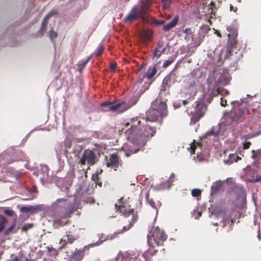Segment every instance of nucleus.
I'll list each match as a JSON object with an SVG mask.
<instances>
[{"instance_id":"nucleus-1","label":"nucleus","mask_w":261,"mask_h":261,"mask_svg":"<svg viewBox=\"0 0 261 261\" xmlns=\"http://www.w3.org/2000/svg\"><path fill=\"white\" fill-rule=\"evenodd\" d=\"M164 117L151 107L146 118L136 117L128 119L123 128L127 139L134 145H144L148 138L153 137L156 132V127L150 123Z\"/></svg>"},{"instance_id":"nucleus-2","label":"nucleus","mask_w":261,"mask_h":261,"mask_svg":"<svg viewBox=\"0 0 261 261\" xmlns=\"http://www.w3.org/2000/svg\"><path fill=\"white\" fill-rule=\"evenodd\" d=\"M54 205L56 209L54 221L61 226L66 224V222L61 219L70 217L71 215L77 208L75 204L69 199L59 198L56 200Z\"/></svg>"},{"instance_id":"nucleus-3","label":"nucleus","mask_w":261,"mask_h":261,"mask_svg":"<svg viewBox=\"0 0 261 261\" xmlns=\"http://www.w3.org/2000/svg\"><path fill=\"white\" fill-rule=\"evenodd\" d=\"M115 206L117 207L118 211L124 216V219L122 221L125 225L123 226L122 230L121 232H123L128 230L133 226L135 223L138 219L137 212L130 208L129 206H127V204L124 202H122L119 206L115 204Z\"/></svg>"},{"instance_id":"nucleus-4","label":"nucleus","mask_w":261,"mask_h":261,"mask_svg":"<svg viewBox=\"0 0 261 261\" xmlns=\"http://www.w3.org/2000/svg\"><path fill=\"white\" fill-rule=\"evenodd\" d=\"M195 105L188 107L186 110L188 114L191 116V124H196L203 117L206 109V106L203 101H196Z\"/></svg>"},{"instance_id":"nucleus-5","label":"nucleus","mask_w":261,"mask_h":261,"mask_svg":"<svg viewBox=\"0 0 261 261\" xmlns=\"http://www.w3.org/2000/svg\"><path fill=\"white\" fill-rule=\"evenodd\" d=\"M167 236L158 226L152 227L147 235L148 243L150 246H153L152 241L159 246L162 245L167 239Z\"/></svg>"},{"instance_id":"nucleus-6","label":"nucleus","mask_w":261,"mask_h":261,"mask_svg":"<svg viewBox=\"0 0 261 261\" xmlns=\"http://www.w3.org/2000/svg\"><path fill=\"white\" fill-rule=\"evenodd\" d=\"M134 104H130L123 100H117L116 102H105L101 104L102 107H107L109 111L122 113L131 108Z\"/></svg>"},{"instance_id":"nucleus-7","label":"nucleus","mask_w":261,"mask_h":261,"mask_svg":"<svg viewBox=\"0 0 261 261\" xmlns=\"http://www.w3.org/2000/svg\"><path fill=\"white\" fill-rule=\"evenodd\" d=\"M167 99L163 97L161 92L157 98L151 103V107L158 112L161 116H166L167 115Z\"/></svg>"},{"instance_id":"nucleus-8","label":"nucleus","mask_w":261,"mask_h":261,"mask_svg":"<svg viewBox=\"0 0 261 261\" xmlns=\"http://www.w3.org/2000/svg\"><path fill=\"white\" fill-rule=\"evenodd\" d=\"M98 161L97 154L93 150L87 149L84 150L82 156L79 163L82 165H85L87 162L89 166H93Z\"/></svg>"},{"instance_id":"nucleus-9","label":"nucleus","mask_w":261,"mask_h":261,"mask_svg":"<svg viewBox=\"0 0 261 261\" xmlns=\"http://www.w3.org/2000/svg\"><path fill=\"white\" fill-rule=\"evenodd\" d=\"M64 238L66 239L63 238L60 241V244H61L60 247L61 250L65 248L68 243L72 244L74 241L79 239V236L76 233V229L73 227L65 232Z\"/></svg>"},{"instance_id":"nucleus-10","label":"nucleus","mask_w":261,"mask_h":261,"mask_svg":"<svg viewBox=\"0 0 261 261\" xmlns=\"http://www.w3.org/2000/svg\"><path fill=\"white\" fill-rule=\"evenodd\" d=\"M122 162L117 153H114L106 158V164L108 167L116 171L119 167L122 166Z\"/></svg>"},{"instance_id":"nucleus-11","label":"nucleus","mask_w":261,"mask_h":261,"mask_svg":"<svg viewBox=\"0 0 261 261\" xmlns=\"http://www.w3.org/2000/svg\"><path fill=\"white\" fill-rule=\"evenodd\" d=\"M175 73L170 72L166 76L163 80L161 91L166 92L168 91L171 86L174 83V80L175 77Z\"/></svg>"},{"instance_id":"nucleus-12","label":"nucleus","mask_w":261,"mask_h":261,"mask_svg":"<svg viewBox=\"0 0 261 261\" xmlns=\"http://www.w3.org/2000/svg\"><path fill=\"white\" fill-rule=\"evenodd\" d=\"M138 18H140L138 12V7L137 6H134L132 7L127 15L124 18L123 21L124 22H132Z\"/></svg>"},{"instance_id":"nucleus-13","label":"nucleus","mask_w":261,"mask_h":261,"mask_svg":"<svg viewBox=\"0 0 261 261\" xmlns=\"http://www.w3.org/2000/svg\"><path fill=\"white\" fill-rule=\"evenodd\" d=\"M86 247L77 249L76 248L74 252H72L68 258V261H81L84 255Z\"/></svg>"},{"instance_id":"nucleus-14","label":"nucleus","mask_w":261,"mask_h":261,"mask_svg":"<svg viewBox=\"0 0 261 261\" xmlns=\"http://www.w3.org/2000/svg\"><path fill=\"white\" fill-rule=\"evenodd\" d=\"M244 114V110L242 108H238L231 111L230 113V116L233 121H242Z\"/></svg>"},{"instance_id":"nucleus-15","label":"nucleus","mask_w":261,"mask_h":261,"mask_svg":"<svg viewBox=\"0 0 261 261\" xmlns=\"http://www.w3.org/2000/svg\"><path fill=\"white\" fill-rule=\"evenodd\" d=\"M58 12L56 10H52L46 15L43 20L42 21L41 26L40 29V33L41 35H43L46 30V27L48 23V19L53 15H57Z\"/></svg>"},{"instance_id":"nucleus-16","label":"nucleus","mask_w":261,"mask_h":261,"mask_svg":"<svg viewBox=\"0 0 261 261\" xmlns=\"http://www.w3.org/2000/svg\"><path fill=\"white\" fill-rule=\"evenodd\" d=\"M150 6L151 4L148 2H146L141 5L140 9H138V12L141 19H145L146 13L149 11Z\"/></svg>"},{"instance_id":"nucleus-17","label":"nucleus","mask_w":261,"mask_h":261,"mask_svg":"<svg viewBox=\"0 0 261 261\" xmlns=\"http://www.w3.org/2000/svg\"><path fill=\"white\" fill-rule=\"evenodd\" d=\"M166 50V48L163 47V43H158V47L155 48L152 54V58L154 59L155 57L156 58H159L161 55Z\"/></svg>"},{"instance_id":"nucleus-18","label":"nucleus","mask_w":261,"mask_h":261,"mask_svg":"<svg viewBox=\"0 0 261 261\" xmlns=\"http://www.w3.org/2000/svg\"><path fill=\"white\" fill-rule=\"evenodd\" d=\"M175 175L174 173H172L168 179L164 181L161 186L162 189H169L175 178Z\"/></svg>"},{"instance_id":"nucleus-19","label":"nucleus","mask_w":261,"mask_h":261,"mask_svg":"<svg viewBox=\"0 0 261 261\" xmlns=\"http://www.w3.org/2000/svg\"><path fill=\"white\" fill-rule=\"evenodd\" d=\"M17 223V220L16 218H14L13 220L12 224L7 229L4 231L5 235H8L10 232H12L13 233H16L19 227L15 228V225Z\"/></svg>"},{"instance_id":"nucleus-20","label":"nucleus","mask_w":261,"mask_h":261,"mask_svg":"<svg viewBox=\"0 0 261 261\" xmlns=\"http://www.w3.org/2000/svg\"><path fill=\"white\" fill-rule=\"evenodd\" d=\"M178 21V17L176 16L174 17L171 21L165 25L163 27V30L167 32L169 31L172 28L176 26Z\"/></svg>"},{"instance_id":"nucleus-21","label":"nucleus","mask_w":261,"mask_h":261,"mask_svg":"<svg viewBox=\"0 0 261 261\" xmlns=\"http://www.w3.org/2000/svg\"><path fill=\"white\" fill-rule=\"evenodd\" d=\"M38 206L35 205H31L29 206H22L20 208V211L23 213H30L32 214L35 213L36 212L37 210L38 209Z\"/></svg>"},{"instance_id":"nucleus-22","label":"nucleus","mask_w":261,"mask_h":261,"mask_svg":"<svg viewBox=\"0 0 261 261\" xmlns=\"http://www.w3.org/2000/svg\"><path fill=\"white\" fill-rule=\"evenodd\" d=\"M157 69L155 66L153 67H150L147 70L145 74L146 76L149 80L152 79L153 76L156 73Z\"/></svg>"},{"instance_id":"nucleus-23","label":"nucleus","mask_w":261,"mask_h":261,"mask_svg":"<svg viewBox=\"0 0 261 261\" xmlns=\"http://www.w3.org/2000/svg\"><path fill=\"white\" fill-rule=\"evenodd\" d=\"M82 201L85 203L90 204L94 203L95 202V199L93 197L90 196H86L85 195L83 196Z\"/></svg>"},{"instance_id":"nucleus-24","label":"nucleus","mask_w":261,"mask_h":261,"mask_svg":"<svg viewBox=\"0 0 261 261\" xmlns=\"http://www.w3.org/2000/svg\"><path fill=\"white\" fill-rule=\"evenodd\" d=\"M91 57L88 58L86 60L81 62V63L78 64V69L80 72H82L83 69L85 67L86 65L90 60Z\"/></svg>"},{"instance_id":"nucleus-25","label":"nucleus","mask_w":261,"mask_h":261,"mask_svg":"<svg viewBox=\"0 0 261 261\" xmlns=\"http://www.w3.org/2000/svg\"><path fill=\"white\" fill-rule=\"evenodd\" d=\"M7 219L4 217H0V232L3 230L5 227V224L7 223Z\"/></svg>"},{"instance_id":"nucleus-26","label":"nucleus","mask_w":261,"mask_h":261,"mask_svg":"<svg viewBox=\"0 0 261 261\" xmlns=\"http://www.w3.org/2000/svg\"><path fill=\"white\" fill-rule=\"evenodd\" d=\"M123 150L124 151V154L126 157H129L132 154H134L138 151V149H130L129 150L124 149Z\"/></svg>"},{"instance_id":"nucleus-27","label":"nucleus","mask_w":261,"mask_h":261,"mask_svg":"<svg viewBox=\"0 0 261 261\" xmlns=\"http://www.w3.org/2000/svg\"><path fill=\"white\" fill-rule=\"evenodd\" d=\"M237 155L235 154H230L228 156V160L227 161V162L229 163V164H231L233 162H237V160L236 159Z\"/></svg>"},{"instance_id":"nucleus-28","label":"nucleus","mask_w":261,"mask_h":261,"mask_svg":"<svg viewBox=\"0 0 261 261\" xmlns=\"http://www.w3.org/2000/svg\"><path fill=\"white\" fill-rule=\"evenodd\" d=\"M191 194L193 197H198L201 195V191L198 189H194L192 190Z\"/></svg>"},{"instance_id":"nucleus-29","label":"nucleus","mask_w":261,"mask_h":261,"mask_svg":"<svg viewBox=\"0 0 261 261\" xmlns=\"http://www.w3.org/2000/svg\"><path fill=\"white\" fill-rule=\"evenodd\" d=\"M196 144H197L198 145H199V144L198 143H195V141H194V142L193 143V144L191 145L190 147L188 149L191 154L195 153V149L196 148Z\"/></svg>"},{"instance_id":"nucleus-30","label":"nucleus","mask_w":261,"mask_h":261,"mask_svg":"<svg viewBox=\"0 0 261 261\" xmlns=\"http://www.w3.org/2000/svg\"><path fill=\"white\" fill-rule=\"evenodd\" d=\"M174 58L170 57L168 60L164 62L163 67L164 68L167 67L174 61Z\"/></svg>"},{"instance_id":"nucleus-31","label":"nucleus","mask_w":261,"mask_h":261,"mask_svg":"<svg viewBox=\"0 0 261 261\" xmlns=\"http://www.w3.org/2000/svg\"><path fill=\"white\" fill-rule=\"evenodd\" d=\"M171 1V0H161L163 8L167 9L169 8L170 6Z\"/></svg>"},{"instance_id":"nucleus-32","label":"nucleus","mask_w":261,"mask_h":261,"mask_svg":"<svg viewBox=\"0 0 261 261\" xmlns=\"http://www.w3.org/2000/svg\"><path fill=\"white\" fill-rule=\"evenodd\" d=\"M49 37L50 39L53 41L54 38H56L58 37V33L53 30H50Z\"/></svg>"},{"instance_id":"nucleus-33","label":"nucleus","mask_w":261,"mask_h":261,"mask_svg":"<svg viewBox=\"0 0 261 261\" xmlns=\"http://www.w3.org/2000/svg\"><path fill=\"white\" fill-rule=\"evenodd\" d=\"M252 155H251V158L252 159H255L257 156L260 153V150H257L256 151L254 150H252Z\"/></svg>"},{"instance_id":"nucleus-34","label":"nucleus","mask_w":261,"mask_h":261,"mask_svg":"<svg viewBox=\"0 0 261 261\" xmlns=\"http://www.w3.org/2000/svg\"><path fill=\"white\" fill-rule=\"evenodd\" d=\"M47 251L48 252L50 253L52 255H57V250L54 248L52 246H48L47 247Z\"/></svg>"},{"instance_id":"nucleus-35","label":"nucleus","mask_w":261,"mask_h":261,"mask_svg":"<svg viewBox=\"0 0 261 261\" xmlns=\"http://www.w3.org/2000/svg\"><path fill=\"white\" fill-rule=\"evenodd\" d=\"M93 179L95 181L96 184H98L100 187L101 186L102 182H99V179L98 177V173H96L95 175H93Z\"/></svg>"},{"instance_id":"nucleus-36","label":"nucleus","mask_w":261,"mask_h":261,"mask_svg":"<svg viewBox=\"0 0 261 261\" xmlns=\"http://www.w3.org/2000/svg\"><path fill=\"white\" fill-rule=\"evenodd\" d=\"M33 227V225L31 224H27L21 227V230L24 232H26L28 230Z\"/></svg>"},{"instance_id":"nucleus-37","label":"nucleus","mask_w":261,"mask_h":261,"mask_svg":"<svg viewBox=\"0 0 261 261\" xmlns=\"http://www.w3.org/2000/svg\"><path fill=\"white\" fill-rule=\"evenodd\" d=\"M211 189L213 192H217L220 190V186L217 184L215 186H212Z\"/></svg>"},{"instance_id":"nucleus-38","label":"nucleus","mask_w":261,"mask_h":261,"mask_svg":"<svg viewBox=\"0 0 261 261\" xmlns=\"http://www.w3.org/2000/svg\"><path fill=\"white\" fill-rule=\"evenodd\" d=\"M251 145V143L250 142H246L243 143V149H247L249 148L250 145Z\"/></svg>"},{"instance_id":"nucleus-39","label":"nucleus","mask_w":261,"mask_h":261,"mask_svg":"<svg viewBox=\"0 0 261 261\" xmlns=\"http://www.w3.org/2000/svg\"><path fill=\"white\" fill-rule=\"evenodd\" d=\"M252 137V136L251 134H247L245 135H243L240 137V139L242 140H247L250 138H251Z\"/></svg>"},{"instance_id":"nucleus-40","label":"nucleus","mask_w":261,"mask_h":261,"mask_svg":"<svg viewBox=\"0 0 261 261\" xmlns=\"http://www.w3.org/2000/svg\"><path fill=\"white\" fill-rule=\"evenodd\" d=\"M193 215L195 217V219H198L201 216V212L196 211H194Z\"/></svg>"},{"instance_id":"nucleus-41","label":"nucleus","mask_w":261,"mask_h":261,"mask_svg":"<svg viewBox=\"0 0 261 261\" xmlns=\"http://www.w3.org/2000/svg\"><path fill=\"white\" fill-rule=\"evenodd\" d=\"M103 51V46H101L99 47V48L98 49V51L96 53V57L99 56L102 54Z\"/></svg>"},{"instance_id":"nucleus-42","label":"nucleus","mask_w":261,"mask_h":261,"mask_svg":"<svg viewBox=\"0 0 261 261\" xmlns=\"http://www.w3.org/2000/svg\"><path fill=\"white\" fill-rule=\"evenodd\" d=\"M165 23V21L164 20H158V19H155L154 21H153V24L154 25H161V24H163Z\"/></svg>"},{"instance_id":"nucleus-43","label":"nucleus","mask_w":261,"mask_h":261,"mask_svg":"<svg viewBox=\"0 0 261 261\" xmlns=\"http://www.w3.org/2000/svg\"><path fill=\"white\" fill-rule=\"evenodd\" d=\"M4 213L7 215L10 216H12L13 215V214H14V212L12 210H5Z\"/></svg>"},{"instance_id":"nucleus-44","label":"nucleus","mask_w":261,"mask_h":261,"mask_svg":"<svg viewBox=\"0 0 261 261\" xmlns=\"http://www.w3.org/2000/svg\"><path fill=\"white\" fill-rule=\"evenodd\" d=\"M196 84V81L194 79L192 80L188 83V86L189 87H194Z\"/></svg>"},{"instance_id":"nucleus-45","label":"nucleus","mask_w":261,"mask_h":261,"mask_svg":"<svg viewBox=\"0 0 261 261\" xmlns=\"http://www.w3.org/2000/svg\"><path fill=\"white\" fill-rule=\"evenodd\" d=\"M220 104L222 107H225L227 105V101L226 99H225L224 98H221V102Z\"/></svg>"},{"instance_id":"nucleus-46","label":"nucleus","mask_w":261,"mask_h":261,"mask_svg":"<svg viewBox=\"0 0 261 261\" xmlns=\"http://www.w3.org/2000/svg\"><path fill=\"white\" fill-rule=\"evenodd\" d=\"M116 66L117 65L116 63H111L110 64V68L113 71L115 70Z\"/></svg>"},{"instance_id":"nucleus-47","label":"nucleus","mask_w":261,"mask_h":261,"mask_svg":"<svg viewBox=\"0 0 261 261\" xmlns=\"http://www.w3.org/2000/svg\"><path fill=\"white\" fill-rule=\"evenodd\" d=\"M207 135H214L215 136H217L219 135L218 132H214V130H210V132L207 133Z\"/></svg>"},{"instance_id":"nucleus-48","label":"nucleus","mask_w":261,"mask_h":261,"mask_svg":"<svg viewBox=\"0 0 261 261\" xmlns=\"http://www.w3.org/2000/svg\"><path fill=\"white\" fill-rule=\"evenodd\" d=\"M184 33L187 35H191L192 34V30L190 28H186L184 31Z\"/></svg>"},{"instance_id":"nucleus-49","label":"nucleus","mask_w":261,"mask_h":261,"mask_svg":"<svg viewBox=\"0 0 261 261\" xmlns=\"http://www.w3.org/2000/svg\"><path fill=\"white\" fill-rule=\"evenodd\" d=\"M145 76H146L145 74H144L142 77L138 78V82L140 84L142 83Z\"/></svg>"},{"instance_id":"nucleus-50","label":"nucleus","mask_w":261,"mask_h":261,"mask_svg":"<svg viewBox=\"0 0 261 261\" xmlns=\"http://www.w3.org/2000/svg\"><path fill=\"white\" fill-rule=\"evenodd\" d=\"M220 93V89L219 88H217L215 91H214L213 93V95L215 96Z\"/></svg>"},{"instance_id":"nucleus-51","label":"nucleus","mask_w":261,"mask_h":261,"mask_svg":"<svg viewBox=\"0 0 261 261\" xmlns=\"http://www.w3.org/2000/svg\"><path fill=\"white\" fill-rule=\"evenodd\" d=\"M214 33L216 35H217L218 37H221V33L219 31H218L217 30H215Z\"/></svg>"},{"instance_id":"nucleus-52","label":"nucleus","mask_w":261,"mask_h":261,"mask_svg":"<svg viewBox=\"0 0 261 261\" xmlns=\"http://www.w3.org/2000/svg\"><path fill=\"white\" fill-rule=\"evenodd\" d=\"M248 181L251 183L257 182L255 178L249 179H248Z\"/></svg>"},{"instance_id":"nucleus-53","label":"nucleus","mask_w":261,"mask_h":261,"mask_svg":"<svg viewBox=\"0 0 261 261\" xmlns=\"http://www.w3.org/2000/svg\"><path fill=\"white\" fill-rule=\"evenodd\" d=\"M256 180V182H259V181H261V175L260 176H256V178H255Z\"/></svg>"},{"instance_id":"nucleus-54","label":"nucleus","mask_w":261,"mask_h":261,"mask_svg":"<svg viewBox=\"0 0 261 261\" xmlns=\"http://www.w3.org/2000/svg\"><path fill=\"white\" fill-rule=\"evenodd\" d=\"M188 103V101L187 100H182V104L184 106H186Z\"/></svg>"},{"instance_id":"nucleus-55","label":"nucleus","mask_w":261,"mask_h":261,"mask_svg":"<svg viewBox=\"0 0 261 261\" xmlns=\"http://www.w3.org/2000/svg\"><path fill=\"white\" fill-rule=\"evenodd\" d=\"M150 202V204H151V205L152 206V207H154V204H155V203L154 202H153L152 200H151Z\"/></svg>"},{"instance_id":"nucleus-56","label":"nucleus","mask_w":261,"mask_h":261,"mask_svg":"<svg viewBox=\"0 0 261 261\" xmlns=\"http://www.w3.org/2000/svg\"><path fill=\"white\" fill-rule=\"evenodd\" d=\"M250 166L248 165L245 169H244V170L246 171V172H247V170H248L249 169H250Z\"/></svg>"},{"instance_id":"nucleus-57","label":"nucleus","mask_w":261,"mask_h":261,"mask_svg":"<svg viewBox=\"0 0 261 261\" xmlns=\"http://www.w3.org/2000/svg\"><path fill=\"white\" fill-rule=\"evenodd\" d=\"M77 149L79 150V151H81L82 150V147L81 146H76Z\"/></svg>"},{"instance_id":"nucleus-58","label":"nucleus","mask_w":261,"mask_h":261,"mask_svg":"<svg viewBox=\"0 0 261 261\" xmlns=\"http://www.w3.org/2000/svg\"><path fill=\"white\" fill-rule=\"evenodd\" d=\"M18 260H19V259H18V257H17V256L15 257V258L13 260V261H18Z\"/></svg>"},{"instance_id":"nucleus-59","label":"nucleus","mask_w":261,"mask_h":261,"mask_svg":"<svg viewBox=\"0 0 261 261\" xmlns=\"http://www.w3.org/2000/svg\"><path fill=\"white\" fill-rule=\"evenodd\" d=\"M236 159L237 160V162H238L239 160H241V158L239 157L238 155H237Z\"/></svg>"},{"instance_id":"nucleus-60","label":"nucleus","mask_w":261,"mask_h":261,"mask_svg":"<svg viewBox=\"0 0 261 261\" xmlns=\"http://www.w3.org/2000/svg\"><path fill=\"white\" fill-rule=\"evenodd\" d=\"M215 4L213 2H211L210 3V5L211 6H214Z\"/></svg>"},{"instance_id":"nucleus-61","label":"nucleus","mask_w":261,"mask_h":261,"mask_svg":"<svg viewBox=\"0 0 261 261\" xmlns=\"http://www.w3.org/2000/svg\"><path fill=\"white\" fill-rule=\"evenodd\" d=\"M140 71H139V69H137L136 72V74H138Z\"/></svg>"},{"instance_id":"nucleus-62","label":"nucleus","mask_w":261,"mask_h":261,"mask_svg":"<svg viewBox=\"0 0 261 261\" xmlns=\"http://www.w3.org/2000/svg\"><path fill=\"white\" fill-rule=\"evenodd\" d=\"M66 147L70 148V144L69 145H66Z\"/></svg>"},{"instance_id":"nucleus-63","label":"nucleus","mask_w":261,"mask_h":261,"mask_svg":"<svg viewBox=\"0 0 261 261\" xmlns=\"http://www.w3.org/2000/svg\"><path fill=\"white\" fill-rule=\"evenodd\" d=\"M231 223H233L234 222V221L232 219H231Z\"/></svg>"},{"instance_id":"nucleus-64","label":"nucleus","mask_w":261,"mask_h":261,"mask_svg":"<svg viewBox=\"0 0 261 261\" xmlns=\"http://www.w3.org/2000/svg\"><path fill=\"white\" fill-rule=\"evenodd\" d=\"M25 261H30V260H29V259L28 258H27L25 259Z\"/></svg>"}]
</instances>
